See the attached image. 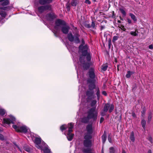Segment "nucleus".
<instances>
[{"instance_id":"obj_45","label":"nucleus","mask_w":153,"mask_h":153,"mask_svg":"<svg viewBox=\"0 0 153 153\" xmlns=\"http://www.w3.org/2000/svg\"><path fill=\"white\" fill-rule=\"evenodd\" d=\"M91 27H92L93 28H94L95 27V24L94 22H92Z\"/></svg>"},{"instance_id":"obj_49","label":"nucleus","mask_w":153,"mask_h":153,"mask_svg":"<svg viewBox=\"0 0 153 153\" xmlns=\"http://www.w3.org/2000/svg\"><path fill=\"white\" fill-rule=\"evenodd\" d=\"M148 140L150 141L151 143H152V137H149L148 138Z\"/></svg>"},{"instance_id":"obj_31","label":"nucleus","mask_w":153,"mask_h":153,"mask_svg":"<svg viewBox=\"0 0 153 153\" xmlns=\"http://www.w3.org/2000/svg\"><path fill=\"white\" fill-rule=\"evenodd\" d=\"M138 31L137 30H136L135 31H131L130 34L132 36H138Z\"/></svg>"},{"instance_id":"obj_26","label":"nucleus","mask_w":153,"mask_h":153,"mask_svg":"<svg viewBox=\"0 0 153 153\" xmlns=\"http://www.w3.org/2000/svg\"><path fill=\"white\" fill-rule=\"evenodd\" d=\"M129 16L131 17V19L133 20L134 22H136L137 21V19L135 16L132 13H129Z\"/></svg>"},{"instance_id":"obj_40","label":"nucleus","mask_w":153,"mask_h":153,"mask_svg":"<svg viewBox=\"0 0 153 153\" xmlns=\"http://www.w3.org/2000/svg\"><path fill=\"white\" fill-rule=\"evenodd\" d=\"M118 37L117 36H114L113 38L112 41L114 42L115 41L118 39Z\"/></svg>"},{"instance_id":"obj_10","label":"nucleus","mask_w":153,"mask_h":153,"mask_svg":"<svg viewBox=\"0 0 153 153\" xmlns=\"http://www.w3.org/2000/svg\"><path fill=\"white\" fill-rule=\"evenodd\" d=\"M82 53V55L81 56H84V58L83 59H82V60H84L85 59V56H86V59L88 61H90L91 59V56L90 53L88 52V50H84L83 51H81Z\"/></svg>"},{"instance_id":"obj_33","label":"nucleus","mask_w":153,"mask_h":153,"mask_svg":"<svg viewBox=\"0 0 153 153\" xmlns=\"http://www.w3.org/2000/svg\"><path fill=\"white\" fill-rule=\"evenodd\" d=\"M71 4L72 6H76L77 4L76 1V0H72Z\"/></svg>"},{"instance_id":"obj_21","label":"nucleus","mask_w":153,"mask_h":153,"mask_svg":"<svg viewBox=\"0 0 153 153\" xmlns=\"http://www.w3.org/2000/svg\"><path fill=\"white\" fill-rule=\"evenodd\" d=\"M43 146H42V148L40 149L42 150V151L43 152V153H50V150L49 149H48L47 147H45L44 148H43V146L44 145H45V143H43Z\"/></svg>"},{"instance_id":"obj_55","label":"nucleus","mask_w":153,"mask_h":153,"mask_svg":"<svg viewBox=\"0 0 153 153\" xmlns=\"http://www.w3.org/2000/svg\"><path fill=\"white\" fill-rule=\"evenodd\" d=\"M127 22L129 24H131V21L130 19H127Z\"/></svg>"},{"instance_id":"obj_5","label":"nucleus","mask_w":153,"mask_h":153,"mask_svg":"<svg viewBox=\"0 0 153 153\" xmlns=\"http://www.w3.org/2000/svg\"><path fill=\"white\" fill-rule=\"evenodd\" d=\"M80 36L78 34H76L74 36L72 33H69L68 34L67 38L68 40L71 42L74 41L75 42L78 43L80 42L79 37Z\"/></svg>"},{"instance_id":"obj_18","label":"nucleus","mask_w":153,"mask_h":153,"mask_svg":"<svg viewBox=\"0 0 153 153\" xmlns=\"http://www.w3.org/2000/svg\"><path fill=\"white\" fill-rule=\"evenodd\" d=\"M89 77L91 79L94 80L95 75L93 68H90L89 72Z\"/></svg>"},{"instance_id":"obj_8","label":"nucleus","mask_w":153,"mask_h":153,"mask_svg":"<svg viewBox=\"0 0 153 153\" xmlns=\"http://www.w3.org/2000/svg\"><path fill=\"white\" fill-rule=\"evenodd\" d=\"M84 58V57L83 56H80L79 60L81 65L82 66L83 68L87 70L88 69L89 67V64L88 63L85 62L84 60H82V59H83Z\"/></svg>"},{"instance_id":"obj_20","label":"nucleus","mask_w":153,"mask_h":153,"mask_svg":"<svg viewBox=\"0 0 153 153\" xmlns=\"http://www.w3.org/2000/svg\"><path fill=\"white\" fill-rule=\"evenodd\" d=\"M52 0H39V2L41 5H43L49 4L52 2Z\"/></svg>"},{"instance_id":"obj_57","label":"nucleus","mask_w":153,"mask_h":153,"mask_svg":"<svg viewBox=\"0 0 153 153\" xmlns=\"http://www.w3.org/2000/svg\"><path fill=\"white\" fill-rule=\"evenodd\" d=\"M115 16V15L114 14V12L113 11V15L112 16V17L114 18Z\"/></svg>"},{"instance_id":"obj_51","label":"nucleus","mask_w":153,"mask_h":153,"mask_svg":"<svg viewBox=\"0 0 153 153\" xmlns=\"http://www.w3.org/2000/svg\"><path fill=\"white\" fill-rule=\"evenodd\" d=\"M142 114H145V110L144 108H143V109L142 111H141Z\"/></svg>"},{"instance_id":"obj_19","label":"nucleus","mask_w":153,"mask_h":153,"mask_svg":"<svg viewBox=\"0 0 153 153\" xmlns=\"http://www.w3.org/2000/svg\"><path fill=\"white\" fill-rule=\"evenodd\" d=\"M86 128L87 133L86 134H90L91 135L93 132L92 125L91 124L88 125L86 126Z\"/></svg>"},{"instance_id":"obj_37","label":"nucleus","mask_w":153,"mask_h":153,"mask_svg":"<svg viewBox=\"0 0 153 153\" xmlns=\"http://www.w3.org/2000/svg\"><path fill=\"white\" fill-rule=\"evenodd\" d=\"M5 113V111L2 109H0V115L2 116L4 115Z\"/></svg>"},{"instance_id":"obj_4","label":"nucleus","mask_w":153,"mask_h":153,"mask_svg":"<svg viewBox=\"0 0 153 153\" xmlns=\"http://www.w3.org/2000/svg\"><path fill=\"white\" fill-rule=\"evenodd\" d=\"M92 136L90 134H85L84 137L83 141L84 146L86 147H91L92 146Z\"/></svg>"},{"instance_id":"obj_58","label":"nucleus","mask_w":153,"mask_h":153,"mask_svg":"<svg viewBox=\"0 0 153 153\" xmlns=\"http://www.w3.org/2000/svg\"><path fill=\"white\" fill-rule=\"evenodd\" d=\"M147 153H152V151L151 150H149Z\"/></svg>"},{"instance_id":"obj_46","label":"nucleus","mask_w":153,"mask_h":153,"mask_svg":"<svg viewBox=\"0 0 153 153\" xmlns=\"http://www.w3.org/2000/svg\"><path fill=\"white\" fill-rule=\"evenodd\" d=\"M85 3L89 4H91V2L89 0H85Z\"/></svg>"},{"instance_id":"obj_59","label":"nucleus","mask_w":153,"mask_h":153,"mask_svg":"<svg viewBox=\"0 0 153 153\" xmlns=\"http://www.w3.org/2000/svg\"><path fill=\"white\" fill-rule=\"evenodd\" d=\"M122 153H126L124 150H123L122 151Z\"/></svg>"},{"instance_id":"obj_52","label":"nucleus","mask_w":153,"mask_h":153,"mask_svg":"<svg viewBox=\"0 0 153 153\" xmlns=\"http://www.w3.org/2000/svg\"><path fill=\"white\" fill-rule=\"evenodd\" d=\"M149 48L150 49H153V46L152 45H149Z\"/></svg>"},{"instance_id":"obj_22","label":"nucleus","mask_w":153,"mask_h":153,"mask_svg":"<svg viewBox=\"0 0 153 153\" xmlns=\"http://www.w3.org/2000/svg\"><path fill=\"white\" fill-rule=\"evenodd\" d=\"M90 119L87 116V117H84L81 119V121L84 123H87L89 122Z\"/></svg>"},{"instance_id":"obj_32","label":"nucleus","mask_w":153,"mask_h":153,"mask_svg":"<svg viewBox=\"0 0 153 153\" xmlns=\"http://www.w3.org/2000/svg\"><path fill=\"white\" fill-rule=\"evenodd\" d=\"M141 124L142 127L144 129L145 128L146 122L144 120H142L141 121Z\"/></svg>"},{"instance_id":"obj_34","label":"nucleus","mask_w":153,"mask_h":153,"mask_svg":"<svg viewBox=\"0 0 153 153\" xmlns=\"http://www.w3.org/2000/svg\"><path fill=\"white\" fill-rule=\"evenodd\" d=\"M97 93H96V94L97 97V98L98 99H99L100 96V92L99 90V89L98 88H97Z\"/></svg>"},{"instance_id":"obj_6","label":"nucleus","mask_w":153,"mask_h":153,"mask_svg":"<svg viewBox=\"0 0 153 153\" xmlns=\"http://www.w3.org/2000/svg\"><path fill=\"white\" fill-rule=\"evenodd\" d=\"M12 127L18 132L26 133L27 131V129L25 126H21L18 124L17 125H13Z\"/></svg>"},{"instance_id":"obj_36","label":"nucleus","mask_w":153,"mask_h":153,"mask_svg":"<svg viewBox=\"0 0 153 153\" xmlns=\"http://www.w3.org/2000/svg\"><path fill=\"white\" fill-rule=\"evenodd\" d=\"M97 102L96 100H92L91 103V105L92 107H94L96 104Z\"/></svg>"},{"instance_id":"obj_63","label":"nucleus","mask_w":153,"mask_h":153,"mask_svg":"<svg viewBox=\"0 0 153 153\" xmlns=\"http://www.w3.org/2000/svg\"><path fill=\"white\" fill-rule=\"evenodd\" d=\"M120 19L121 20H123V19L121 18V17H120Z\"/></svg>"},{"instance_id":"obj_39","label":"nucleus","mask_w":153,"mask_h":153,"mask_svg":"<svg viewBox=\"0 0 153 153\" xmlns=\"http://www.w3.org/2000/svg\"><path fill=\"white\" fill-rule=\"evenodd\" d=\"M67 126L66 125H63L60 127V129L62 131L65 130L67 128Z\"/></svg>"},{"instance_id":"obj_28","label":"nucleus","mask_w":153,"mask_h":153,"mask_svg":"<svg viewBox=\"0 0 153 153\" xmlns=\"http://www.w3.org/2000/svg\"><path fill=\"white\" fill-rule=\"evenodd\" d=\"M130 139L131 140L134 142L135 140V137L134 136V134L133 131L131 132L130 135Z\"/></svg>"},{"instance_id":"obj_50","label":"nucleus","mask_w":153,"mask_h":153,"mask_svg":"<svg viewBox=\"0 0 153 153\" xmlns=\"http://www.w3.org/2000/svg\"><path fill=\"white\" fill-rule=\"evenodd\" d=\"M7 7H0V9L5 10H6Z\"/></svg>"},{"instance_id":"obj_16","label":"nucleus","mask_w":153,"mask_h":153,"mask_svg":"<svg viewBox=\"0 0 153 153\" xmlns=\"http://www.w3.org/2000/svg\"><path fill=\"white\" fill-rule=\"evenodd\" d=\"M41 142V139L40 138L36 137L35 139L34 140V143L36 144V146L37 148L39 149H42V146L40 145V144Z\"/></svg>"},{"instance_id":"obj_54","label":"nucleus","mask_w":153,"mask_h":153,"mask_svg":"<svg viewBox=\"0 0 153 153\" xmlns=\"http://www.w3.org/2000/svg\"><path fill=\"white\" fill-rule=\"evenodd\" d=\"M132 116L134 118H136V115L135 113L133 112L132 113Z\"/></svg>"},{"instance_id":"obj_56","label":"nucleus","mask_w":153,"mask_h":153,"mask_svg":"<svg viewBox=\"0 0 153 153\" xmlns=\"http://www.w3.org/2000/svg\"><path fill=\"white\" fill-rule=\"evenodd\" d=\"M102 94L105 96H106L107 95V93L105 91H103L102 92Z\"/></svg>"},{"instance_id":"obj_61","label":"nucleus","mask_w":153,"mask_h":153,"mask_svg":"<svg viewBox=\"0 0 153 153\" xmlns=\"http://www.w3.org/2000/svg\"><path fill=\"white\" fill-rule=\"evenodd\" d=\"M104 28V27L103 26H102L101 27V29H103Z\"/></svg>"},{"instance_id":"obj_9","label":"nucleus","mask_w":153,"mask_h":153,"mask_svg":"<svg viewBox=\"0 0 153 153\" xmlns=\"http://www.w3.org/2000/svg\"><path fill=\"white\" fill-rule=\"evenodd\" d=\"M51 5L50 4H48L44 6H41L38 7V9L39 12L42 13L45 10H51Z\"/></svg>"},{"instance_id":"obj_47","label":"nucleus","mask_w":153,"mask_h":153,"mask_svg":"<svg viewBox=\"0 0 153 153\" xmlns=\"http://www.w3.org/2000/svg\"><path fill=\"white\" fill-rule=\"evenodd\" d=\"M15 146H16V147L18 148V150H19L20 152H22V150L19 147V146H18L16 144H15Z\"/></svg>"},{"instance_id":"obj_41","label":"nucleus","mask_w":153,"mask_h":153,"mask_svg":"<svg viewBox=\"0 0 153 153\" xmlns=\"http://www.w3.org/2000/svg\"><path fill=\"white\" fill-rule=\"evenodd\" d=\"M152 116L151 113H150L149 114V116L148 117V121L150 122L151 120V119H152Z\"/></svg>"},{"instance_id":"obj_43","label":"nucleus","mask_w":153,"mask_h":153,"mask_svg":"<svg viewBox=\"0 0 153 153\" xmlns=\"http://www.w3.org/2000/svg\"><path fill=\"white\" fill-rule=\"evenodd\" d=\"M108 140L110 143H112L111 138L110 136H108Z\"/></svg>"},{"instance_id":"obj_2","label":"nucleus","mask_w":153,"mask_h":153,"mask_svg":"<svg viewBox=\"0 0 153 153\" xmlns=\"http://www.w3.org/2000/svg\"><path fill=\"white\" fill-rule=\"evenodd\" d=\"M65 22L63 20L60 19L56 20L54 26L55 30L53 32L56 36H57L56 34L57 33V32L60 30L63 26L65 25Z\"/></svg>"},{"instance_id":"obj_64","label":"nucleus","mask_w":153,"mask_h":153,"mask_svg":"<svg viewBox=\"0 0 153 153\" xmlns=\"http://www.w3.org/2000/svg\"><path fill=\"white\" fill-rule=\"evenodd\" d=\"M29 151V149H28V150H27V151Z\"/></svg>"},{"instance_id":"obj_3","label":"nucleus","mask_w":153,"mask_h":153,"mask_svg":"<svg viewBox=\"0 0 153 153\" xmlns=\"http://www.w3.org/2000/svg\"><path fill=\"white\" fill-rule=\"evenodd\" d=\"M114 108V105L111 104L110 105L109 103L105 104L103 108V109L100 112L101 115L104 116L106 114V112L108 110L109 113L112 112Z\"/></svg>"},{"instance_id":"obj_1","label":"nucleus","mask_w":153,"mask_h":153,"mask_svg":"<svg viewBox=\"0 0 153 153\" xmlns=\"http://www.w3.org/2000/svg\"><path fill=\"white\" fill-rule=\"evenodd\" d=\"M96 107L91 108L87 112L88 117L90 119H92L93 121H96L97 118L98 112L96 111Z\"/></svg>"},{"instance_id":"obj_62","label":"nucleus","mask_w":153,"mask_h":153,"mask_svg":"<svg viewBox=\"0 0 153 153\" xmlns=\"http://www.w3.org/2000/svg\"><path fill=\"white\" fill-rule=\"evenodd\" d=\"M117 22L118 23H121V22L119 20H118L117 21Z\"/></svg>"},{"instance_id":"obj_29","label":"nucleus","mask_w":153,"mask_h":153,"mask_svg":"<svg viewBox=\"0 0 153 153\" xmlns=\"http://www.w3.org/2000/svg\"><path fill=\"white\" fill-rule=\"evenodd\" d=\"M0 15L1 17L5 18L7 15V14L5 12L3 11H0Z\"/></svg>"},{"instance_id":"obj_30","label":"nucleus","mask_w":153,"mask_h":153,"mask_svg":"<svg viewBox=\"0 0 153 153\" xmlns=\"http://www.w3.org/2000/svg\"><path fill=\"white\" fill-rule=\"evenodd\" d=\"M92 149H83L82 151L85 153H89L91 152Z\"/></svg>"},{"instance_id":"obj_27","label":"nucleus","mask_w":153,"mask_h":153,"mask_svg":"<svg viewBox=\"0 0 153 153\" xmlns=\"http://www.w3.org/2000/svg\"><path fill=\"white\" fill-rule=\"evenodd\" d=\"M108 66L107 64H104L101 66V70L102 71H105L107 69Z\"/></svg>"},{"instance_id":"obj_48","label":"nucleus","mask_w":153,"mask_h":153,"mask_svg":"<svg viewBox=\"0 0 153 153\" xmlns=\"http://www.w3.org/2000/svg\"><path fill=\"white\" fill-rule=\"evenodd\" d=\"M104 118L102 117H101L100 119V123H102L103 122V121H104Z\"/></svg>"},{"instance_id":"obj_12","label":"nucleus","mask_w":153,"mask_h":153,"mask_svg":"<svg viewBox=\"0 0 153 153\" xmlns=\"http://www.w3.org/2000/svg\"><path fill=\"white\" fill-rule=\"evenodd\" d=\"M82 44L79 46V51L81 52L84 50H88V47L87 45H85V42L83 39L81 40Z\"/></svg>"},{"instance_id":"obj_15","label":"nucleus","mask_w":153,"mask_h":153,"mask_svg":"<svg viewBox=\"0 0 153 153\" xmlns=\"http://www.w3.org/2000/svg\"><path fill=\"white\" fill-rule=\"evenodd\" d=\"M56 17V16L53 13L47 14L45 16V18L48 21H52Z\"/></svg>"},{"instance_id":"obj_24","label":"nucleus","mask_w":153,"mask_h":153,"mask_svg":"<svg viewBox=\"0 0 153 153\" xmlns=\"http://www.w3.org/2000/svg\"><path fill=\"white\" fill-rule=\"evenodd\" d=\"M134 72L133 71H128L127 72V73L126 75V76L127 78H129L131 75L134 74Z\"/></svg>"},{"instance_id":"obj_23","label":"nucleus","mask_w":153,"mask_h":153,"mask_svg":"<svg viewBox=\"0 0 153 153\" xmlns=\"http://www.w3.org/2000/svg\"><path fill=\"white\" fill-rule=\"evenodd\" d=\"M0 2L2 3L1 5L7 6L9 4V0H0Z\"/></svg>"},{"instance_id":"obj_11","label":"nucleus","mask_w":153,"mask_h":153,"mask_svg":"<svg viewBox=\"0 0 153 153\" xmlns=\"http://www.w3.org/2000/svg\"><path fill=\"white\" fill-rule=\"evenodd\" d=\"M86 95L88 100H91L94 98V91L93 90H87L86 92Z\"/></svg>"},{"instance_id":"obj_14","label":"nucleus","mask_w":153,"mask_h":153,"mask_svg":"<svg viewBox=\"0 0 153 153\" xmlns=\"http://www.w3.org/2000/svg\"><path fill=\"white\" fill-rule=\"evenodd\" d=\"M94 80L89 79L88 80V82L90 83L89 85V90H93L95 88V85L94 84Z\"/></svg>"},{"instance_id":"obj_25","label":"nucleus","mask_w":153,"mask_h":153,"mask_svg":"<svg viewBox=\"0 0 153 153\" xmlns=\"http://www.w3.org/2000/svg\"><path fill=\"white\" fill-rule=\"evenodd\" d=\"M102 142L104 143L106 140V135L105 131H104L103 135H102Z\"/></svg>"},{"instance_id":"obj_7","label":"nucleus","mask_w":153,"mask_h":153,"mask_svg":"<svg viewBox=\"0 0 153 153\" xmlns=\"http://www.w3.org/2000/svg\"><path fill=\"white\" fill-rule=\"evenodd\" d=\"M74 123H70L68 124V130L67 134V137L69 141H71L73 138L74 134H71V132L73 131L72 128L74 127Z\"/></svg>"},{"instance_id":"obj_13","label":"nucleus","mask_w":153,"mask_h":153,"mask_svg":"<svg viewBox=\"0 0 153 153\" xmlns=\"http://www.w3.org/2000/svg\"><path fill=\"white\" fill-rule=\"evenodd\" d=\"M16 119L15 117L11 116L10 117V118L5 119L4 118L3 119L4 122L7 124H9L10 123L14 124L15 123Z\"/></svg>"},{"instance_id":"obj_42","label":"nucleus","mask_w":153,"mask_h":153,"mask_svg":"<svg viewBox=\"0 0 153 153\" xmlns=\"http://www.w3.org/2000/svg\"><path fill=\"white\" fill-rule=\"evenodd\" d=\"M118 27L122 30H123L124 31H125L126 29L125 28L124 26L122 25L120 26H118Z\"/></svg>"},{"instance_id":"obj_38","label":"nucleus","mask_w":153,"mask_h":153,"mask_svg":"<svg viewBox=\"0 0 153 153\" xmlns=\"http://www.w3.org/2000/svg\"><path fill=\"white\" fill-rule=\"evenodd\" d=\"M110 153H114L115 150L114 148L113 147H111L109 148Z\"/></svg>"},{"instance_id":"obj_35","label":"nucleus","mask_w":153,"mask_h":153,"mask_svg":"<svg viewBox=\"0 0 153 153\" xmlns=\"http://www.w3.org/2000/svg\"><path fill=\"white\" fill-rule=\"evenodd\" d=\"M120 10L124 16H125L126 15V13L124 10L120 8Z\"/></svg>"},{"instance_id":"obj_44","label":"nucleus","mask_w":153,"mask_h":153,"mask_svg":"<svg viewBox=\"0 0 153 153\" xmlns=\"http://www.w3.org/2000/svg\"><path fill=\"white\" fill-rule=\"evenodd\" d=\"M4 139V136L1 134H0V140H2Z\"/></svg>"},{"instance_id":"obj_60","label":"nucleus","mask_w":153,"mask_h":153,"mask_svg":"<svg viewBox=\"0 0 153 153\" xmlns=\"http://www.w3.org/2000/svg\"><path fill=\"white\" fill-rule=\"evenodd\" d=\"M108 47H109V48H110L111 47V43L110 42H109V43Z\"/></svg>"},{"instance_id":"obj_17","label":"nucleus","mask_w":153,"mask_h":153,"mask_svg":"<svg viewBox=\"0 0 153 153\" xmlns=\"http://www.w3.org/2000/svg\"><path fill=\"white\" fill-rule=\"evenodd\" d=\"M61 28V31L64 34H67L70 29V27L68 26L66 24L63 26Z\"/></svg>"},{"instance_id":"obj_53","label":"nucleus","mask_w":153,"mask_h":153,"mask_svg":"<svg viewBox=\"0 0 153 153\" xmlns=\"http://www.w3.org/2000/svg\"><path fill=\"white\" fill-rule=\"evenodd\" d=\"M85 27H87V28H90V27H91V25H90V24H87L85 26Z\"/></svg>"}]
</instances>
